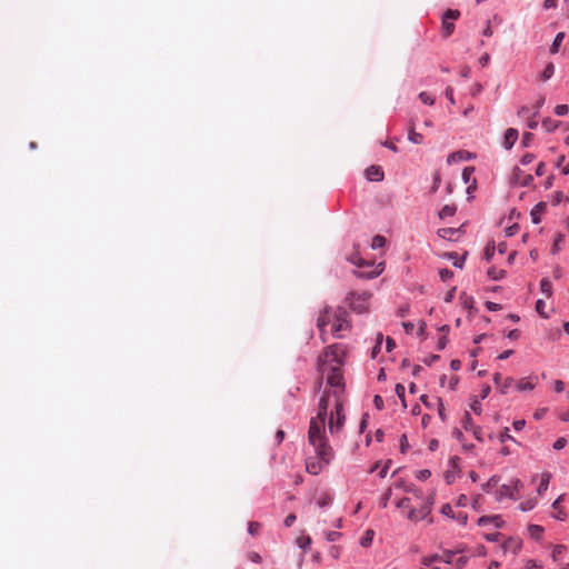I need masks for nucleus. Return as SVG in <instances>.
<instances>
[{
  "label": "nucleus",
  "mask_w": 569,
  "mask_h": 569,
  "mask_svg": "<svg viewBox=\"0 0 569 569\" xmlns=\"http://www.w3.org/2000/svg\"><path fill=\"white\" fill-rule=\"evenodd\" d=\"M345 365V350L340 345L327 347L318 358V371L320 378L317 381L321 388L326 377V389L319 400V410L311 418L308 440L315 448L318 461L308 460L306 470L311 475H318L333 458V450L327 442L326 422L331 435L340 432L345 423L343 402L345 382L341 368Z\"/></svg>",
  "instance_id": "1"
},
{
  "label": "nucleus",
  "mask_w": 569,
  "mask_h": 569,
  "mask_svg": "<svg viewBox=\"0 0 569 569\" xmlns=\"http://www.w3.org/2000/svg\"><path fill=\"white\" fill-rule=\"evenodd\" d=\"M417 500H420V503L418 507L410 508L409 512L406 515L407 519L410 521H420L426 519L432 509V506L435 503V493H430L429 496L425 497L421 492V498H416Z\"/></svg>",
  "instance_id": "2"
},
{
  "label": "nucleus",
  "mask_w": 569,
  "mask_h": 569,
  "mask_svg": "<svg viewBox=\"0 0 569 569\" xmlns=\"http://www.w3.org/2000/svg\"><path fill=\"white\" fill-rule=\"evenodd\" d=\"M348 316L349 315L345 309H342V308L336 309V319L333 320L332 326H331V332H332L333 337L341 338L342 337L341 332L349 330L350 325L348 321Z\"/></svg>",
  "instance_id": "3"
},
{
  "label": "nucleus",
  "mask_w": 569,
  "mask_h": 569,
  "mask_svg": "<svg viewBox=\"0 0 569 569\" xmlns=\"http://www.w3.org/2000/svg\"><path fill=\"white\" fill-rule=\"evenodd\" d=\"M369 298H370L369 292H361V293L351 292L347 299L349 301L350 308L353 311H356L358 313H363L368 310Z\"/></svg>",
  "instance_id": "4"
},
{
  "label": "nucleus",
  "mask_w": 569,
  "mask_h": 569,
  "mask_svg": "<svg viewBox=\"0 0 569 569\" xmlns=\"http://www.w3.org/2000/svg\"><path fill=\"white\" fill-rule=\"evenodd\" d=\"M336 319V309L330 307H326L319 315L317 320V327L320 330V338L322 341H326V327L331 325Z\"/></svg>",
  "instance_id": "5"
},
{
  "label": "nucleus",
  "mask_w": 569,
  "mask_h": 569,
  "mask_svg": "<svg viewBox=\"0 0 569 569\" xmlns=\"http://www.w3.org/2000/svg\"><path fill=\"white\" fill-rule=\"evenodd\" d=\"M460 17L459 10L448 9L443 16H442V36L445 38L450 37L455 31V23L453 21L457 20Z\"/></svg>",
  "instance_id": "6"
},
{
  "label": "nucleus",
  "mask_w": 569,
  "mask_h": 569,
  "mask_svg": "<svg viewBox=\"0 0 569 569\" xmlns=\"http://www.w3.org/2000/svg\"><path fill=\"white\" fill-rule=\"evenodd\" d=\"M456 557V552L451 550H445L441 553H436L431 556H425L421 559V566L432 565V561H439V563L450 565L453 563Z\"/></svg>",
  "instance_id": "7"
},
{
  "label": "nucleus",
  "mask_w": 569,
  "mask_h": 569,
  "mask_svg": "<svg viewBox=\"0 0 569 569\" xmlns=\"http://www.w3.org/2000/svg\"><path fill=\"white\" fill-rule=\"evenodd\" d=\"M522 488V482L519 479H513L508 485H502L498 490V499L507 497L509 499H518L517 493Z\"/></svg>",
  "instance_id": "8"
},
{
  "label": "nucleus",
  "mask_w": 569,
  "mask_h": 569,
  "mask_svg": "<svg viewBox=\"0 0 569 569\" xmlns=\"http://www.w3.org/2000/svg\"><path fill=\"white\" fill-rule=\"evenodd\" d=\"M511 181L521 187H529L533 182V177L525 173L519 167H515L511 174Z\"/></svg>",
  "instance_id": "9"
},
{
  "label": "nucleus",
  "mask_w": 569,
  "mask_h": 569,
  "mask_svg": "<svg viewBox=\"0 0 569 569\" xmlns=\"http://www.w3.org/2000/svg\"><path fill=\"white\" fill-rule=\"evenodd\" d=\"M493 381L497 386V388H499L500 392L501 393H507L508 392V389L513 385V379L511 377H506L503 378L501 373H495L493 376Z\"/></svg>",
  "instance_id": "10"
},
{
  "label": "nucleus",
  "mask_w": 569,
  "mask_h": 569,
  "mask_svg": "<svg viewBox=\"0 0 569 569\" xmlns=\"http://www.w3.org/2000/svg\"><path fill=\"white\" fill-rule=\"evenodd\" d=\"M365 174L369 181L379 182L382 181L385 178V172L380 166H370L369 168L366 169Z\"/></svg>",
  "instance_id": "11"
},
{
  "label": "nucleus",
  "mask_w": 569,
  "mask_h": 569,
  "mask_svg": "<svg viewBox=\"0 0 569 569\" xmlns=\"http://www.w3.org/2000/svg\"><path fill=\"white\" fill-rule=\"evenodd\" d=\"M393 488L402 489L405 492L412 493L415 498H421V490L418 489L415 485H407L405 480L400 479L395 482Z\"/></svg>",
  "instance_id": "12"
},
{
  "label": "nucleus",
  "mask_w": 569,
  "mask_h": 569,
  "mask_svg": "<svg viewBox=\"0 0 569 569\" xmlns=\"http://www.w3.org/2000/svg\"><path fill=\"white\" fill-rule=\"evenodd\" d=\"M518 139V131L513 128H509L506 130L505 132V138H503V147L506 149H511L513 147V144L516 143Z\"/></svg>",
  "instance_id": "13"
},
{
  "label": "nucleus",
  "mask_w": 569,
  "mask_h": 569,
  "mask_svg": "<svg viewBox=\"0 0 569 569\" xmlns=\"http://www.w3.org/2000/svg\"><path fill=\"white\" fill-rule=\"evenodd\" d=\"M408 140L415 144H421L423 142V136L416 131L413 121H410L408 127Z\"/></svg>",
  "instance_id": "14"
},
{
  "label": "nucleus",
  "mask_w": 569,
  "mask_h": 569,
  "mask_svg": "<svg viewBox=\"0 0 569 569\" xmlns=\"http://www.w3.org/2000/svg\"><path fill=\"white\" fill-rule=\"evenodd\" d=\"M460 229L455 228H441L438 230V236L442 239L455 240Z\"/></svg>",
  "instance_id": "15"
},
{
  "label": "nucleus",
  "mask_w": 569,
  "mask_h": 569,
  "mask_svg": "<svg viewBox=\"0 0 569 569\" xmlns=\"http://www.w3.org/2000/svg\"><path fill=\"white\" fill-rule=\"evenodd\" d=\"M550 479H551V473L550 472H543L541 475L540 483H539L538 489H537L539 495H542L545 491H547L549 482H550Z\"/></svg>",
  "instance_id": "16"
},
{
  "label": "nucleus",
  "mask_w": 569,
  "mask_h": 569,
  "mask_svg": "<svg viewBox=\"0 0 569 569\" xmlns=\"http://www.w3.org/2000/svg\"><path fill=\"white\" fill-rule=\"evenodd\" d=\"M516 387L519 391L532 390L535 383L531 381V378H522L516 383Z\"/></svg>",
  "instance_id": "17"
},
{
  "label": "nucleus",
  "mask_w": 569,
  "mask_h": 569,
  "mask_svg": "<svg viewBox=\"0 0 569 569\" xmlns=\"http://www.w3.org/2000/svg\"><path fill=\"white\" fill-rule=\"evenodd\" d=\"M540 290L546 297H551L552 295V283L548 278H543L540 281Z\"/></svg>",
  "instance_id": "18"
},
{
  "label": "nucleus",
  "mask_w": 569,
  "mask_h": 569,
  "mask_svg": "<svg viewBox=\"0 0 569 569\" xmlns=\"http://www.w3.org/2000/svg\"><path fill=\"white\" fill-rule=\"evenodd\" d=\"M396 507L398 509H403V510H407V513L409 512L410 508H413L411 506V498L410 497H405V498H401L399 499L397 502H396Z\"/></svg>",
  "instance_id": "19"
},
{
  "label": "nucleus",
  "mask_w": 569,
  "mask_h": 569,
  "mask_svg": "<svg viewBox=\"0 0 569 569\" xmlns=\"http://www.w3.org/2000/svg\"><path fill=\"white\" fill-rule=\"evenodd\" d=\"M563 38H565V33L563 32H559L556 36V38H555V40H553V42H552V44L550 47V52L551 53H557L559 51V48L561 46V42H562Z\"/></svg>",
  "instance_id": "20"
},
{
  "label": "nucleus",
  "mask_w": 569,
  "mask_h": 569,
  "mask_svg": "<svg viewBox=\"0 0 569 569\" xmlns=\"http://www.w3.org/2000/svg\"><path fill=\"white\" fill-rule=\"evenodd\" d=\"M559 123H560L559 121L552 120L550 118H546L542 121V127L546 129V131L552 132L553 130H556L559 127Z\"/></svg>",
  "instance_id": "21"
},
{
  "label": "nucleus",
  "mask_w": 569,
  "mask_h": 569,
  "mask_svg": "<svg viewBox=\"0 0 569 569\" xmlns=\"http://www.w3.org/2000/svg\"><path fill=\"white\" fill-rule=\"evenodd\" d=\"M456 213V207L455 206H450V204H446L440 211H439V217L441 219H445L447 217H452L453 214Z\"/></svg>",
  "instance_id": "22"
},
{
  "label": "nucleus",
  "mask_w": 569,
  "mask_h": 569,
  "mask_svg": "<svg viewBox=\"0 0 569 569\" xmlns=\"http://www.w3.org/2000/svg\"><path fill=\"white\" fill-rule=\"evenodd\" d=\"M553 73H555V66L552 63H548L545 67L543 71L541 72L540 78H541V80L546 81V80H549L553 76Z\"/></svg>",
  "instance_id": "23"
},
{
  "label": "nucleus",
  "mask_w": 569,
  "mask_h": 569,
  "mask_svg": "<svg viewBox=\"0 0 569 569\" xmlns=\"http://www.w3.org/2000/svg\"><path fill=\"white\" fill-rule=\"evenodd\" d=\"M530 536L535 539H539L543 532V528L538 525H530L528 528Z\"/></svg>",
  "instance_id": "24"
},
{
  "label": "nucleus",
  "mask_w": 569,
  "mask_h": 569,
  "mask_svg": "<svg viewBox=\"0 0 569 569\" xmlns=\"http://www.w3.org/2000/svg\"><path fill=\"white\" fill-rule=\"evenodd\" d=\"M386 244V238L383 236L377 234L372 238L371 248L379 249Z\"/></svg>",
  "instance_id": "25"
},
{
  "label": "nucleus",
  "mask_w": 569,
  "mask_h": 569,
  "mask_svg": "<svg viewBox=\"0 0 569 569\" xmlns=\"http://www.w3.org/2000/svg\"><path fill=\"white\" fill-rule=\"evenodd\" d=\"M461 422H462V426H463V428H465L466 430H471L472 428H475V427H476V426L473 425V420H472V418H471V415H470L468 411H466V412H465V416H463V418H462V421H461Z\"/></svg>",
  "instance_id": "26"
},
{
  "label": "nucleus",
  "mask_w": 569,
  "mask_h": 569,
  "mask_svg": "<svg viewBox=\"0 0 569 569\" xmlns=\"http://www.w3.org/2000/svg\"><path fill=\"white\" fill-rule=\"evenodd\" d=\"M521 547V543L520 541L518 540H513V539H509L508 541H506V543L503 545V548L505 549H512L513 552H518V550L520 549Z\"/></svg>",
  "instance_id": "27"
},
{
  "label": "nucleus",
  "mask_w": 569,
  "mask_h": 569,
  "mask_svg": "<svg viewBox=\"0 0 569 569\" xmlns=\"http://www.w3.org/2000/svg\"><path fill=\"white\" fill-rule=\"evenodd\" d=\"M488 276L493 280H499L503 278L505 270H497L495 267H492L488 270Z\"/></svg>",
  "instance_id": "28"
},
{
  "label": "nucleus",
  "mask_w": 569,
  "mask_h": 569,
  "mask_svg": "<svg viewBox=\"0 0 569 569\" xmlns=\"http://www.w3.org/2000/svg\"><path fill=\"white\" fill-rule=\"evenodd\" d=\"M449 258L453 260V266L457 268H462L465 262V257L459 258L457 252L449 253Z\"/></svg>",
  "instance_id": "29"
},
{
  "label": "nucleus",
  "mask_w": 569,
  "mask_h": 569,
  "mask_svg": "<svg viewBox=\"0 0 569 569\" xmlns=\"http://www.w3.org/2000/svg\"><path fill=\"white\" fill-rule=\"evenodd\" d=\"M372 539H373V531L372 530H368L366 532V535L361 538L360 543H361L362 547H368V546L371 545Z\"/></svg>",
  "instance_id": "30"
},
{
  "label": "nucleus",
  "mask_w": 569,
  "mask_h": 569,
  "mask_svg": "<svg viewBox=\"0 0 569 569\" xmlns=\"http://www.w3.org/2000/svg\"><path fill=\"white\" fill-rule=\"evenodd\" d=\"M419 99L421 100V102L429 106H432L435 103V98H432L428 92L425 91L419 93Z\"/></svg>",
  "instance_id": "31"
},
{
  "label": "nucleus",
  "mask_w": 569,
  "mask_h": 569,
  "mask_svg": "<svg viewBox=\"0 0 569 569\" xmlns=\"http://www.w3.org/2000/svg\"><path fill=\"white\" fill-rule=\"evenodd\" d=\"M392 496V487H390L381 497L380 506L381 508H387L388 501Z\"/></svg>",
  "instance_id": "32"
},
{
  "label": "nucleus",
  "mask_w": 569,
  "mask_h": 569,
  "mask_svg": "<svg viewBox=\"0 0 569 569\" xmlns=\"http://www.w3.org/2000/svg\"><path fill=\"white\" fill-rule=\"evenodd\" d=\"M536 503H537L536 500L530 499V500L521 502L519 505V508L521 511H529L535 508Z\"/></svg>",
  "instance_id": "33"
},
{
  "label": "nucleus",
  "mask_w": 569,
  "mask_h": 569,
  "mask_svg": "<svg viewBox=\"0 0 569 569\" xmlns=\"http://www.w3.org/2000/svg\"><path fill=\"white\" fill-rule=\"evenodd\" d=\"M566 550V547L563 545H557L552 549V558L553 560H557Z\"/></svg>",
  "instance_id": "34"
},
{
  "label": "nucleus",
  "mask_w": 569,
  "mask_h": 569,
  "mask_svg": "<svg viewBox=\"0 0 569 569\" xmlns=\"http://www.w3.org/2000/svg\"><path fill=\"white\" fill-rule=\"evenodd\" d=\"M545 307H546V302L542 300V299H539L537 302H536V310L537 312L543 317V318H548V316L546 315L545 312Z\"/></svg>",
  "instance_id": "35"
},
{
  "label": "nucleus",
  "mask_w": 569,
  "mask_h": 569,
  "mask_svg": "<svg viewBox=\"0 0 569 569\" xmlns=\"http://www.w3.org/2000/svg\"><path fill=\"white\" fill-rule=\"evenodd\" d=\"M439 277L442 281H448L449 279H451L453 277V272L450 271L449 269H441L439 271Z\"/></svg>",
  "instance_id": "36"
},
{
  "label": "nucleus",
  "mask_w": 569,
  "mask_h": 569,
  "mask_svg": "<svg viewBox=\"0 0 569 569\" xmlns=\"http://www.w3.org/2000/svg\"><path fill=\"white\" fill-rule=\"evenodd\" d=\"M537 116H538V111H536L531 117L528 118V120H527L528 128H530V129L537 128V126H538Z\"/></svg>",
  "instance_id": "37"
},
{
  "label": "nucleus",
  "mask_w": 569,
  "mask_h": 569,
  "mask_svg": "<svg viewBox=\"0 0 569 569\" xmlns=\"http://www.w3.org/2000/svg\"><path fill=\"white\" fill-rule=\"evenodd\" d=\"M465 154H467L466 151H458V152H455L449 156L448 158V162H451V161H458V160H463L465 159Z\"/></svg>",
  "instance_id": "38"
},
{
  "label": "nucleus",
  "mask_w": 569,
  "mask_h": 569,
  "mask_svg": "<svg viewBox=\"0 0 569 569\" xmlns=\"http://www.w3.org/2000/svg\"><path fill=\"white\" fill-rule=\"evenodd\" d=\"M563 161H565V157H563V156H561V157L558 159V161H557V166H558L559 168H561V172H562L563 174H568V173H569V162H568V163H566V164H562V163H563Z\"/></svg>",
  "instance_id": "39"
},
{
  "label": "nucleus",
  "mask_w": 569,
  "mask_h": 569,
  "mask_svg": "<svg viewBox=\"0 0 569 569\" xmlns=\"http://www.w3.org/2000/svg\"><path fill=\"white\" fill-rule=\"evenodd\" d=\"M330 503H331V497H330V495H328V493H325V495H323V496L318 500V506H319L320 508H323V507H326V506H328V505H330Z\"/></svg>",
  "instance_id": "40"
},
{
  "label": "nucleus",
  "mask_w": 569,
  "mask_h": 569,
  "mask_svg": "<svg viewBox=\"0 0 569 569\" xmlns=\"http://www.w3.org/2000/svg\"><path fill=\"white\" fill-rule=\"evenodd\" d=\"M297 542H298L300 548L306 549L308 546H310L311 538L309 536L300 537V538H298Z\"/></svg>",
  "instance_id": "41"
},
{
  "label": "nucleus",
  "mask_w": 569,
  "mask_h": 569,
  "mask_svg": "<svg viewBox=\"0 0 569 569\" xmlns=\"http://www.w3.org/2000/svg\"><path fill=\"white\" fill-rule=\"evenodd\" d=\"M568 106L567 104H558L556 108H555V113L557 116H566L568 113Z\"/></svg>",
  "instance_id": "42"
},
{
  "label": "nucleus",
  "mask_w": 569,
  "mask_h": 569,
  "mask_svg": "<svg viewBox=\"0 0 569 569\" xmlns=\"http://www.w3.org/2000/svg\"><path fill=\"white\" fill-rule=\"evenodd\" d=\"M563 241V234L562 233H557L555 240H553V246H552V251L553 252H558L559 251V244Z\"/></svg>",
  "instance_id": "43"
},
{
  "label": "nucleus",
  "mask_w": 569,
  "mask_h": 569,
  "mask_svg": "<svg viewBox=\"0 0 569 569\" xmlns=\"http://www.w3.org/2000/svg\"><path fill=\"white\" fill-rule=\"evenodd\" d=\"M472 173H473V168L472 167H467V168L463 169V171H462V179H463V181L466 183L469 182Z\"/></svg>",
  "instance_id": "44"
},
{
  "label": "nucleus",
  "mask_w": 569,
  "mask_h": 569,
  "mask_svg": "<svg viewBox=\"0 0 569 569\" xmlns=\"http://www.w3.org/2000/svg\"><path fill=\"white\" fill-rule=\"evenodd\" d=\"M396 393H397L398 398L402 401L403 406H406V403H405V387L401 383H398L396 386Z\"/></svg>",
  "instance_id": "45"
},
{
  "label": "nucleus",
  "mask_w": 569,
  "mask_h": 569,
  "mask_svg": "<svg viewBox=\"0 0 569 569\" xmlns=\"http://www.w3.org/2000/svg\"><path fill=\"white\" fill-rule=\"evenodd\" d=\"M495 253V247L491 244H487L485 249V258L487 261H490L492 259V256Z\"/></svg>",
  "instance_id": "46"
},
{
  "label": "nucleus",
  "mask_w": 569,
  "mask_h": 569,
  "mask_svg": "<svg viewBox=\"0 0 569 569\" xmlns=\"http://www.w3.org/2000/svg\"><path fill=\"white\" fill-rule=\"evenodd\" d=\"M535 160V154L532 153H526L521 157L520 159V162L523 164V166H527L529 163H531L532 161Z\"/></svg>",
  "instance_id": "47"
},
{
  "label": "nucleus",
  "mask_w": 569,
  "mask_h": 569,
  "mask_svg": "<svg viewBox=\"0 0 569 569\" xmlns=\"http://www.w3.org/2000/svg\"><path fill=\"white\" fill-rule=\"evenodd\" d=\"M441 513L447 516V517L453 518V510H452V507L449 503H446V505L442 506Z\"/></svg>",
  "instance_id": "48"
},
{
  "label": "nucleus",
  "mask_w": 569,
  "mask_h": 569,
  "mask_svg": "<svg viewBox=\"0 0 569 569\" xmlns=\"http://www.w3.org/2000/svg\"><path fill=\"white\" fill-rule=\"evenodd\" d=\"M260 529V525L256 521H252L248 526V531L250 535H257Z\"/></svg>",
  "instance_id": "49"
},
{
  "label": "nucleus",
  "mask_w": 569,
  "mask_h": 569,
  "mask_svg": "<svg viewBox=\"0 0 569 569\" xmlns=\"http://www.w3.org/2000/svg\"><path fill=\"white\" fill-rule=\"evenodd\" d=\"M500 442H506L507 440H515L512 436L509 435V428H505L499 437Z\"/></svg>",
  "instance_id": "50"
},
{
  "label": "nucleus",
  "mask_w": 569,
  "mask_h": 569,
  "mask_svg": "<svg viewBox=\"0 0 569 569\" xmlns=\"http://www.w3.org/2000/svg\"><path fill=\"white\" fill-rule=\"evenodd\" d=\"M498 483V479L496 477H491L487 483L482 486V489L485 491L489 490L490 488L495 487Z\"/></svg>",
  "instance_id": "51"
},
{
  "label": "nucleus",
  "mask_w": 569,
  "mask_h": 569,
  "mask_svg": "<svg viewBox=\"0 0 569 569\" xmlns=\"http://www.w3.org/2000/svg\"><path fill=\"white\" fill-rule=\"evenodd\" d=\"M341 533L337 531H329L326 533V538L328 541H336L340 538Z\"/></svg>",
  "instance_id": "52"
},
{
  "label": "nucleus",
  "mask_w": 569,
  "mask_h": 569,
  "mask_svg": "<svg viewBox=\"0 0 569 569\" xmlns=\"http://www.w3.org/2000/svg\"><path fill=\"white\" fill-rule=\"evenodd\" d=\"M566 445H567V440L565 438H558L553 443V449L560 450V449L565 448Z\"/></svg>",
  "instance_id": "53"
},
{
  "label": "nucleus",
  "mask_w": 569,
  "mask_h": 569,
  "mask_svg": "<svg viewBox=\"0 0 569 569\" xmlns=\"http://www.w3.org/2000/svg\"><path fill=\"white\" fill-rule=\"evenodd\" d=\"M518 231H519V226L517 223H515L506 229V234L508 237H511V236H515Z\"/></svg>",
  "instance_id": "54"
},
{
  "label": "nucleus",
  "mask_w": 569,
  "mask_h": 569,
  "mask_svg": "<svg viewBox=\"0 0 569 569\" xmlns=\"http://www.w3.org/2000/svg\"><path fill=\"white\" fill-rule=\"evenodd\" d=\"M445 94H446V98L450 101V103L455 104L453 89L451 87L446 88Z\"/></svg>",
  "instance_id": "55"
},
{
  "label": "nucleus",
  "mask_w": 569,
  "mask_h": 569,
  "mask_svg": "<svg viewBox=\"0 0 569 569\" xmlns=\"http://www.w3.org/2000/svg\"><path fill=\"white\" fill-rule=\"evenodd\" d=\"M467 562V558L459 557L457 560L453 561L457 569H462Z\"/></svg>",
  "instance_id": "56"
},
{
  "label": "nucleus",
  "mask_w": 569,
  "mask_h": 569,
  "mask_svg": "<svg viewBox=\"0 0 569 569\" xmlns=\"http://www.w3.org/2000/svg\"><path fill=\"white\" fill-rule=\"evenodd\" d=\"M545 172H546V164H545V162H539L537 168H536V174L538 177H541V176L545 174Z\"/></svg>",
  "instance_id": "57"
},
{
  "label": "nucleus",
  "mask_w": 569,
  "mask_h": 569,
  "mask_svg": "<svg viewBox=\"0 0 569 569\" xmlns=\"http://www.w3.org/2000/svg\"><path fill=\"white\" fill-rule=\"evenodd\" d=\"M295 521H296V515L295 513H290L284 519V526L286 527H291Z\"/></svg>",
  "instance_id": "58"
},
{
  "label": "nucleus",
  "mask_w": 569,
  "mask_h": 569,
  "mask_svg": "<svg viewBox=\"0 0 569 569\" xmlns=\"http://www.w3.org/2000/svg\"><path fill=\"white\" fill-rule=\"evenodd\" d=\"M473 436L476 437V439H478L479 441H482V429L480 427H475L471 429Z\"/></svg>",
  "instance_id": "59"
},
{
  "label": "nucleus",
  "mask_w": 569,
  "mask_h": 569,
  "mask_svg": "<svg viewBox=\"0 0 569 569\" xmlns=\"http://www.w3.org/2000/svg\"><path fill=\"white\" fill-rule=\"evenodd\" d=\"M329 553L335 558L338 559L340 557V548L337 546H332L329 549Z\"/></svg>",
  "instance_id": "60"
},
{
  "label": "nucleus",
  "mask_w": 569,
  "mask_h": 569,
  "mask_svg": "<svg viewBox=\"0 0 569 569\" xmlns=\"http://www.w3.org/2000/svg\"><path fill=\"white\" fill-rule=\"evenodd\" d=\"M386 348L388 352L392 351L396 348V342L390 337H388L386 340Z\"/></svg>",
  "instance_id": "61"
},
{
  "label": "nucleus",
  "mask_w": 569,
  "mask_h": 569,
  "mask_svg": "<svg viewBox=\"0 0 569 569\" xmlns=\"http://www.w3.org/2000/svg\"><path fill=\"white\" fill-rule=\"evenodd\" d=\"M471 409L475 411V413L480 415L481 412V405L479 400L475 399L471 403Z\"/></svg>",
  "instance_id": "62"
},
{
  "label": "nucleus",
  "mask_w": 569,
  "mask_h": 569,
  "mask_svg": "<svg viewBox=\"0 0 569 569\" xmlns=\"http://www.w3.org/2000/svg\"><path fill=\"white\" fill-rule=\"evenodd\" d=\"M490 61V56L488 53H485L482 54L480 58H479V63L482 66V67H486Z\"/></svg>",
  "instance_id": "63"
},
{
  "label": "nucleus",
  "mask_w": 569,
  "mask_h": 569,
  "mask_svg": "<svg viewBox=\"0 0 569 569\" xmlns=\"http://www.w3.org/2000/svg\"><path fill=\"white\" fill-rule=\"evenodd\" d=\"M420 569H441V563H439V561H432V565L422 566Z\"/></svg>",
  "instance_id": "64"
}]
</instances>
